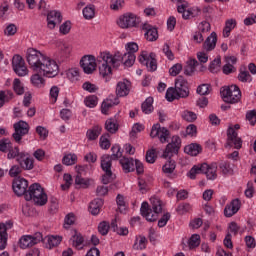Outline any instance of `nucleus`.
<instances>
[{
	"label": "nucleus",
	"instance_id": "37998d69",
	"mask_svg": "<svg viewBox=\"0 0 256 256\" xmlns=\"http://www.w3.org/2000/svg\"><path fill=\"white\" fill-rule=\"evenodd\" d=\"M13 90L16 95H23V93H25V87H23V84L19 78L14 79Z\"/></svg>",
	"mask_w": 256,
	"mask_h": 256
},
{
	"label": "nucleus",
	"instance_id": "e2e57ef3",
	"mask_svg": "<svg viewBox=\"0 0 256 256\" xmlns=\"http://www.w3.org/2000/svg\"><path fill=\"white\" fill-rule=\"evenodd\" d=\"M198 95H209L211 93V85L202 84L197 88Z\"/></svg>",
	"mask_w": 256,
	"mask_h": 256
},
{
	"label": "nucleus",
	"instance_id": "2eb2a0df",
	"mask_svg": "<svg viewBox=\"0 0 256 256\" xmlns=\"http://www.w3.org/2000/svg\"><path fill=\"white\" fill-rule=\"evenodd\" d=\"M71 51H73V47H71V45L62 44L55 53V59L59 61V63H63L64 61H67L68 57H71Z\"/></svg>",
	"mask_w": 256,
	"mask_h": 256
},
{
	"label": "nucleus",
	"instance_id": "0e129e2a",
	"mask_svg": "<svg viewBox=\"0 0 256 256\" xmlns=\"http://www.w3.org/2000/svg\"><path fill=\"white\" fill-rule=\"evenodd\" d=\"M71 225H75V214L69 213L64 220V228L69 229Z\"/></svg>",
	"mask_w": 256,
	"mask_h": 256
},
{
	"label": "nucleus",
	"instance_id": "7c9ffc66",
	"mask_svg": "<svg viewBox=\"0 0 256 256\" xmlns=\"http://www.w3.org/2000/svg\"><path fill=\"white\" fill-rule=\"evenodd\" d=\"M237 27V20L236 19H228L225 22V27L223 29V37H229L231 35V31Z\"/></svg>",
	"mask_w": 256,
	"mask_h": 256
},
{
	"label": "nucleus",
	"instance_id": "49530a36",
	"mask_svg": "<svg viewBox=\"0 0 256 256\" xmlns=\"http://www.w3.org/2000/svg\"><path fill=\"white\" fill-rule=\"evenodd\" d=\"M238 81H241V83H251L253 81V77H251L249 71H240L238 74Z\"/></svg>",
	"mask_w": 256,
	"mask_h": 256
},
{
	"label": "nucleus",
	"instance_id": "c85d7f7f",
	"mask_svg": "<svg viewBox=\"0 0 256 256\" xmlns=\"http://www.w3.org/2000/svg\"><path fill=\"white\" fill-rule=\"evenodd\" d=\"M199 65V61L197 59H190L187 61V65L184 68V74L191 76L195 73V68Z\"/></svg>",
	"mask_w": 256,
	"mask_h": 256
},
{
	"label": "nucleus",
	"instance_id": "412c9836",
	"mask_svg": "<svg viewBox=\"0 0 256 256\" xmlns=\"http://www.w3.org/2000/svg\"><path fill=\"white\" fill-rule=\"evenodd\" d=\"M111 151H112V155L104 154L101 157V163H103V161L108 159V163L113 165L112 161H117V159H119L120 157H123V152H121V147L119 145L112 146Z\"/></svg>",
	"mask_w": 256,
	"mask_h": 256
},
{
	"label": "nucleus",
	"instance_id": "a19ab883",
	"mask_svg": "<svg viewBox=\"0 0 256 256\" xmlns=\"http://www.w3.org/2000/svg\"><path fill=\"white\" fill-rule=\"evenodd\" d=\"M210 73H219L221 71V57L215 58L209 65Z\"/></svg>",
	"mask_w": 256,
	"mask_h": 256
},
{
	"label": "nucleus",
	"instance_id": "f3484780",
	"mask_svg": "<svg viewBox=\"0 0 256 256\" xmlns=\"http://www.w3.org/2000/svg\"><path fill=\"white\" fill-rule=\"evenodd\" d=\"M111 163H109L108 158L101 162V169L104 171V175L102 176V183L104 185H109L110 182L113 181V171H111Z\"/></svg>",
	"mask_w": 256,
	"mask_h": 256
},
{
	"label": "nucleus",
	"instance_id": "6e6552de",
	"mask_svg": "<svg viewBox=\"0 0 256 256\" xmlns=\"http://www.w3.org/2000/svg\"><path fill=\"white\" fill-rule=\"evenodd\" d=\"M117 23L121 27V29H130L131 27H137V23H139V18H137V15L133 13H125L124 15L119 17Z\"/></svg>",
	"mask_w": 256,
	"mask_h": 256
},
{
	"label": "nucleus",
	"instance_id": "20e7f679",
	"mask_svg": "<svg viewBox=\"0 0 256 256\" xmlns=\"http://www.w3.org/2000/svg\"><path fill=\"white\" fill-rule=\"evenodd\" d=\"M26 201H34L35 205H39L43 207V205H47V194L41 184L34 183L29 186L27 193L25 194Z\"/></svg>",
	"mask_w": 256,
	"mask_h": 256
},
{
	"label": "nucleus",
	"instance_id": "a878e982",
	"mask_svg": "<svg viewBox=\"0 0 256 256\" xmlns=\"http://www.w3.org/2000/svg\"><path fill=\"white\" fill-rule=\"evenodd\" d=\"M143 29H145V38L147 41H157L159 39V33L156 28H152L149 25H144Z\"/></svg>",
	"mask_w": 256,
	"mask_h": 256
},
{
	"label": "nucleus",
	"instance_id": "dca6fc26",
	"mask_svg": "<svg viewBox=\"0 0 256 256\" xmlns=\"http://www.w3.org/2000/svg\"><path fill=\"white\" fill-rule=\"evenodd\" d=\"M61 21H63V16L61 12L56 10H51L47 14V25L48 29H55V26L60 25Z\"/></svg>",
	"mask_w": 256,
	"mask_h": 256
},
{
	"label": "nucleus",
	"instance_id": "bb28decb",
	"mask_svg": "<svg viewBox=\"0 0 256 256\" xmlns=\"http://www.w3.org/2000/svg\"><path fill=\"white\" fill-rule=\"evenodd\" d=\"M15 95L10 90H0V109L5 105V103H9L11 99H13Z\"/></svg>",
	"mask_w": 256,
	"mask_h": 256
},
{
	"label": "nucleus",
	"instance_id": "052dcab7",
	"mask_svg": "<svg viewBox=\"0 0 256 256\" xmlns=\"http://www.w3.org/2000/svg\"><path fill=\"white\" fill-rule=\"evenodd\" d=\"M178 215H185V213H189L191 211V204L182 203L176 209Z\"/></svg>",
	"mask_w": 256,
	"mask_h": 256
},
{
	"label": "nucleus",
	"instance_id": "4be33fe9",
	"mask_svg": "<svg viewBox=\"0 0 256 256\" xmlns=\"http://www.w3.org/2000/svg\"><path fill=\"white\" fill-rule=\"evenodd\" d=\"M141 215L145 217L146 221H157V217L153 214V210L149 207V203L143 202L140 208Z\"/></svg>",
	"mask_w": 256,
	"mask_h": 256
},
{
	"label": "nucleus",
	"instance_id": "5fc2aeb1",
	"mask_svg": "<svg viewBox=\"0 0 256 256\" xmlns=\"http://www.w3.org/2000/svg\"><path fill=\"white\" fill-rule=\"evenodd\" d=\"M223 175H233V168L229 162H221L219 165Z\"/></svg>",
	"mask_w": 256,
	"mask_h": 256
},
{
	"label": "nucleus",
	"instance_id": "393cba45",
	"mask_svg": "<svg viewBox=\"0 0 256 256\" xmlns=\"http://www.w3.org/2000/svg\"><path fill=\"white\" fill-rule=\"evenodd\" d=\"M102 207H103V199L96 198L90 203L89 211L91 215H99Z\"/></svg>",
	"mask_w": 256,
	"mask_h": 256
},
{
	"label": "nucleus",
	"instance_id": "338daca9",
	"mask_svg": "<svg viewBox=\"0 0 256 256\" xmlns=\"http://www.w3.org/2000/svg\"><path fill=\"white\" fill-rule=\"evenodd\" d=\"M22 171H23V168L21 166L13 165L9 170V175L10 177H19Z\"/></svg>",
	"mask_w": 256,
	"mask_h": 256
},
{
	"label": "nucleus",
	"instance_id": "8fccbe9b",
	"mask_svg": "<svg viewBox=\"0 0 256 256\" xmlns=\"http://www.w3.org/2000/svg\"><path fill=\"white\" fill-rule=\"evenodd\" d=\"M13 146V143H11V140L4 138L0 140V151L2 153H7L9 149Z\"/></svg>",
	"mask_w": 256,
	"mask_h": 256
},
{
	"label": "nucleus",
	"instance_id": "79ce46f5",
	"mask_svg": "<svg viewBox=\"0 0 256 256\" xmlns=\"http://www.w3.org/2000/svg\"><path fill=\"white\" fill-rule=\"evenodd\" d=\"M117 105L116 102L113 101L111 98H107L102 102L101 111L104 115H107V111L111 109V107H115Z\"/></svg>",
	"mask_w": 256,
	"mask_h": 256
},
{
	"label": "nucleus",
	"instance_id": "13d9d810",
	"mask_svg": "<svg viewBox=\"0 0 256 256\" xmlns=\"http://www.w3.org/2000/svg\"><path fill=\"white\" fill-rule=\"evenodd\" d=\"M83 15L86 19H93L95 17V6H86L83 9Z\"/></svg>",
	"mask_w": 256,
	"mask_h": 256
},
{
	"label": "nucleus",
	"instance_id": "864d4df0",
	"mask_svg": "<svg viewBox=\"0 0 256 256\" xmlns=\"http://www.w3.org/2000/svg\"><path fill=\"white\" fill-rule=\"evenodd\" d=\"M100 147L101 149H109L111 147V141H109V133H106L100 137Z\"/></svg>",
	"mask_w": 256,
	"mask_h": 256
},
{
	"label": "nucleus",
	"instance_id": "ddd939ff",
	"mask_svg": "<svg viewBox=\"0 0 256 256\" xmlns=\"http://www.w3.org/2000/svg\"><path fill=\"white\" fill-rule=\"evenodd\" d=\"M227 142L225 144V147H233L235 149H241L243 146V141H241V138L237 136V133L235 131V128H229L227 131Z\"/></svg>",
	"mask_w": 256,
	"mask_h": 256
},
{
	"label": "nucleus",
	"instance_id": "c756f323",
	"mask_svg": "<svg viewBox=\"0 0 256 256\" xmlns=\"http://www.w3.org/2000/svg\"><path fill=\"white\" fill-rule=\"evenodd\" d=\"M105 129L108 133L112 135L119 131V124H117V120L110 118L105 122Z\"/></svg>",
	"mask_w": 256,
	"mask_h": 256
},
{
	"label": "nucleus",
	"instance_id": "774afa93",
	"mask_svg": "<svg viewBox=\"0 0 256 256\" xmlns=\"http://www.w3.org/2000/svg\"><path fill=\"white\" fill-rule=\"evenodd\" d=\"M109 229L110 225L108 224V222L103 221L98 225V231L100 235H107V233H109Z\"/></svg>",
	"mask_w": 256,
	"mask_h": 256
},
{
	"label": "nucleus",
	"instance_id": "1a4fd4ad",
	"mask_svg": "<svg viewBox=\"0 0 256 256\" xmlns=\"http://www.w3.org/2000/svg\"><path fill=\"white\" fill-rule=\"evenodd\" d=\"M171 133L165 127H161V124L157 123L152 126L150 137H158L159 141L162 143H167L169 141Z\"/></svg>",
	"mask_w": 256,
	"mask_h": 256
},
{
	"label": "nucleus",
	"instance_id": "c9c22d12",
	"mask_svg": "<svg viewBox=\"0 0 256 256\" xmlns=\"http://www.w3.org/2000/svg\"><path fill=\"white\" fill-rule=\"evenodd\" d=\"M61 241H63L61 236H48L46 247L47 249H53V247H57Z\"/></svg>",
	"mask_w": 256,
	"mask_h": 256
},
{
	"label": "nucleus",
	"instance_id": "a211bd4d",
	"mask_svg": "<svg viewBox=\"0 0 256 256\" xmlns=\"http://www.w3.org/2000/svg\"><path fill=\"white\" fill-rule=\"evenodd\" d=\"M131 91V82L127 79L119 81L116 85L117 97H127Z\"/></svg>",
	"mask_w": 256,
	"mask_h": 256
},
{
	"label": "nucleus",
	"instance_id": "de8ad7c7",
	"mask_svg": "<svg viewBox=\"0 0 256 256\" xmlns=\"http://www.w3.org/2000/svg\"><path fill=\"white\" fill-rule=\"evenodd\" d=\"M24 64H25V60L23 59V57H21V55L16 54L13 56L12 58L13 71H15V69L21 67Z\"/></svg>",
	"mask_w": 256,
	"mask_h": 256
},
{
	"label": "nucleus",
	"instance_id": "2f4dec72",
	"mask_svg": "<svg viewBox=\"0 0 256 256\" xmlns=\"http://www.w3.org/2000/svg\"><path fill=\"white\" fill-rule=\"evenodd\" d=\"M103 128L100 126H94L92 129H89L86 133V137L89 141H95L100 135Z\"/></svg>",
	"mask_w": 256,
	"mask_h": 256
},
{
	"label": "nucleus",
	"instance_id": "f704fd0d",
	"mask_svg": "<svg viewBox=\"0 0 256 256\" xmlns=\"http://www.w3.org/2000/svg\"><path fill=\"white\" fill-rule=\"evenodd\" d=\"M71 241L73 247H76V249H81V245H83L85 239L81 233L77 232V230H74V235H72Z\"/></svg>",
	"mask_w": 256,
	"mask_h": 256
},
{
	"label": "nucleus",
	"instance_id": "7ed1b4c3",
	"mask_svg": "<svg viewBox=\"0 0 256 256\" xmlns=\"http://www.w3.org/2000/svg\"><path fill=\"white\" fill-rule=\"evenodd\" d=\"M179 149H181V138L179 136H173L171 143H168L162 157L163 159H169L162 167L163 173L166 175H172L175 171L177 164L175 160L171 159L173 155H177L179 153Z\"/></svg>",
	"mask_w": 256,
	"mask_h": 256
},
{
	"label": "nucleus",
	"instance_id": "aec40b11",
	"mask_svg": "<svg viewBox=\"0 0 256 256\" xmlns=\"http://www.w3.org/2000/svg\"><path fill=\"white\" fill-rule=\"evenodd\" d=\"M241 209V201L234 199L231 203L227 204L224 208L225 217H233Z\"/></svg>",
	"mask_w": 256,
	"mask_h": 256
},
{
	"label": "nucleus",
	"instance_id": "72a5a7b5",
	"mask_svg": "<svg viewBox=\"0 0 256 256\" xmlns=\"http://www.w3.org/2000/svg\"><path fill=\"white\" fill-rule=\"evenodd\" d=\"M202 151L201 145L199 144H190L184 148V152L187 155H191L192 157H197V155Z\"/></svg>",
	"mask_w": 256,
	"mask_h": 256
},
{
	"label": "nucleus",
	"instance_id": "4468645a",
	"mask_svg": "<svg viewBox=\"0 0 256 256\" xmlns=\"http://www.w3.org/2000/svg\"><path fill=\"white\" fill-rule=\"evenodd\" d=\"M178 94H180V97L182 99H187L189 97V85L187 83V80L183 78V76H178L175 80V87Z\"/></svg>",
	"mask_w": 256,
	"mask_h": 256
},
{
	"label": "nucleus",
	"instance_id": "9d476101",
	"mask_svg": "<svg viewBox=\"0 0 256 256\" xmlns=\"http://www.w3.org/2000/svg\"><path fill=\"white\" fill-rule=\"evenodd\" d=\"M80 67L83 69L84 73L91 75L97 69V60L93 55L83 56L80 60Z\"/></svg>",
	"mask_w": 256,
	"mask_h": 256
},
{
	"label": "nucleus",
	"instance_id": "3c124183",
	"mask_svg": "<svg viewBox=\"0 0 256 256\" xmlns=\"http://www.w3.org/2000/svg\"><path fill=\"white\" fill-rule=\"evenodd\" d=\"M182 119H184V121H187L188 123H193V121H197V114L186 110L182 113Z\"/></svg>",
	"mask_w": 256,
	"mask_h": 256
},
{
	"label": "nucleus",
	"instance_id": "a18cd8bd",
	"mask_svg": "<svg viewBox=\"0 0 256 256\" xmlns=\"http://www.w3.org/2000/svg\"><path fill=\"white\" fill-rule=\"evenodd\" d=\"M116 203L120 213H125L127 211V204L125 203V197L121 194H118L116 197Z\"/></svg>",
	"mask_w": 256,
	"mask_h": 256
},
{
	"label": "nucleus",
	"instance_id": "c03bdc74",
	"mask_svg": "<svg viewBox=\"0 0 256 256\" xmlns=\"http://www.w3.org/2000/svg\"><path fill=\"white\" fill-rule=\"evenodd\" d=\"M151 205H152V210L156 215H159L163 211V206L161 205V200L158 198H151Z\"/></svg>",
	"mask_w": 256,
	"mask_h": 256
},
{
	"label": "nucleus",
	"instance_id": "603ef678",
	"mask_svg": "<svg viewBox=\"0 0 256 256\" xmlns=\"http://www.w3.org/2000/svg\"><path fill=\"white\" fill-rule=\"evenodd\" d=\"M201 244V236L198 234H193L189 239V247L190 249H195V247H199Z\"/></svg>",
	"mask_w": 256,
	"mask_h": 256
},
{
	"label": "nucleus",
	"instance_id": "f257e3e1",
	"mask_svg": "<svg viewBox=\"0 0 256 256\" xmlns=\"http://www.w3.org/2000/svg\"><path fill=\"white\" fill-rule=\"evenodd\" d=\"M26 61L32 71L40 73L44 77H57L59 75V65H57V62L35 48L27 50Z\"/></svg>",
	"mask_w": 256,
	"mask_h": 256
},
{
	"label": "nucleus",
	"instance_id": "58836bf2",
	"mask_svg": "<svg viewBox=\"0 0 256 256\" xmlns=\"http://www.w3.org/2000/svg\"><path fill=\"white\" fill-rule=\"evenodd\" d=\"M166 99L169 102L175 101V99H182L176 88L170 87L166 91Z\"/></svg>",
	"mask_w": 256,
	"mask_h": 256
},
{
	"label": "nucleus",
	"instance_id": "f8f14e48",
	"mask_svg": "<svg viewBox=\"0 0 256 256\" xmlns=\"http://www.w3.org/2000/svg\"><path fill=\"white\" fill-rule=\"evenodd\" d=\"M157 55L155 53H150L149 56L147 54H141L139 56V61L142 63V65H146L148 71H157Z\"/></svg>",
	"mask_w": 256,
	"mask_h": 256
},
{
	"label": "nucleus",
	"instance_id": "6e6d98bb",
	"mask_svg": "<svg viewBox=\"0 0 256 256\" xmlns=\"http://www.w3.org/2000/svg\"><path fill=\"white\" fill-rule=\"evenodd\" d=\"M125 49L129 55H135L139 51V45L135 42H129L125 45Z\"/></svg>",
	"mask_w": 256,
	"mask_h": 256
},
{
	"label": "nucleus",
	"instance_id": "680f3d73",
	"mask_svg": "<svg viewBox=\"0 0 256 256\" xmlns=\"http://www.w3.org/2000/svg\"><path fill=\"white\" fill-rule=\"evenodd\" d=\"M82 89H84V91H88V93H95L99 91V87L91 82H84Z\"/></svg>",
	"mask_w": 256,
	"mask_h": 256
},
{
	"label": "nucleus",
	"instance_id": "6ab92c4d",
	"mask_svg": "<svg viewBox=\"0 0 256 256\" xmlns=\"http://www.w3.org/2000/svg\"><path fill=\"white\" fill-rule=\"evenodd\" d=\"M201 173H204L206 175L207 179L210 181H213L217 179V165L216 164H207L203 163L200 165Z\"/></svg>",
	"mask_w": 256,
	"mask_h": 256
},
{
	"label": "nucleus",
	"instance_id": "09e8293b",
	"mask_svg": "<svg viewBox=\"0 0 256 256\" xmlns=\"http://www.w3.org/2000/svg\"><path fill=\"white\" fill-rule=\"evenodd\" d=\"M62 163L63 165H75V163H77V155L75 154H68L65 155L62 159Z\"/></svg>",
	"mask_w": 256,
	"mask_h": 256
},
{
	"label": "nucleus",
	"instance_id": "e433bc0d",
	"mask_svg": "<svg viewBox=\"0 0 256 256\" xmlns=\"http://www.w3.org/2000/svg\"><path fill=\"white\" fill-rule=\"evenodd\" d=\"M142 112L146 115L153 113V97H148L141 106Z\"/></svg>",
	"mask_w": 256,
	"mask_h": 256
},
{
	"label": "nucleus",
	"instance_id": "423d86ee",
	"mask_svg": "<svg viewBox=\"0 0 256 256\" xmlns=\"http://www.w3.org/2000/svg\"><path fill=\"white\" fill-rule=\"evenodd\" d=\"M41 241H43L41 232H36L34 235H24L19 239V247L20 249H29Z\"/></svg>",
	"mask_w": 256,
	"mask_h": 256
},
{
	"label": "nucleus",
	"instance_id": "f03ea898",
	"mask_svg": "<svg viewBox=\"0 0 256 256\" xmlns=\"http://www.w3.org/2000/svg\"><path fill=\"white\" fill-rule=\"evenodd\" d=\"M119 63H123L121 52H116L114 55L111 52L100 53L98 57L99 75L106 83H109L111 77H113V69L111 67H117Z\"/></svg>",
	"mask_w": 256,
	"mask_h": 256
},
{
	"label": "nucleus",
	"instance_id": "39448f33",
	"mask_svg": "<svg viewBox=\"0 0 256 256\" xmlns=\"http://www.w3.org/2000/svg\"><path fill=\"white\" fill-rule=\"evenodd\" d=\"M220 93L225 103L234 104L241 101V89H239L237 85L223 87Z\"/></svg>",
	"mask_w": 256,
	"mask_h": 256
},
{
	"label": "nucleus",
	"instance_id": "cd10ccee",
	"mask_svg": "<svg viewBox=\"0 0 256 256\" xmlns=\"http://www.w3.org/2000/svg\"><path fill=\"white\" fill-rule=\"evenodd\" d=\"M133 249L136 251H143V249H147V238L143 235L137 236Z\"/></svg>",
	"mask_w": 256,
	"mask_h": 256
},
{
	"label": "nucleus",
	"instance_id": "9b49d317",
	"mask_svg": "<svg viewBox=\"0 0 256 256\" xmlns=\"http://www.w3.org/2000/svg\"><path fill=\"white\" fill-rule=\"evenodd\" d=\"M29 187V182L25 178L18 177L13 181L12 189L18 197L27 195V188Z\"/></svg>",
	"mask_w": 256,
	"mask_h": 256
},
{
	"label": "nucleus",
	"instance_id": "473e14b6",
	"mask_svg": "<svg viewBox=\"0 0 256 256\" xmlns=\"http://www.w3.org/2000/svg\"><path fill=\"white\" fill-rule=\"evenodd\" d=\"M187 9H189V2L187 1H184L182 4H178L177 6L178 13H181L182 18L186 20L191 17V12Z\"/></svg>",
	"mask_w": 256,
	"mask_h": 256
},
{
	"label": "nucleus",
	"instance_id": "5701e85b",
	"mask_svg": "<svg viewBox=\"0 0 256 256\" xmlns=\"http://www.w3.org/2000/svg\"><path fill=\"white\" fill-rule=\"evenodd\" d=\"M217 47V33L212 32L203 43L204 51H213Z\"/></svg>",
	"mask_w": 256,
	"mask_h": 256
},
{
	"label": "nucleus",
	"instance_id": "4d7b16f0",
	"mask_svg": "<svg viewBox=\"0 0 256 256\" xmlns=\"http://www.w3.org/2000/svg\"><path fill=\"white\" fill-rule=\"evenodd\" d=\"M97 101L98 98L95 95L88 96L85 98L84 103L86 107H90V109H93V107H97Z\"/></svg>",
	"mask_w": 256,
	"mask_h": 256
},
{
	"label": "nucleus",
	"instance_id": "4c0bfd02",
	"mask_svg": "<svg viewBox=\"0 0 256 256\" xmlns=\"http://www.w3.org/2000/svg\"><path fill=\"white\" fill-rule=\"evenodd\" d=\"M31 83L34 87L41 88L45 85V79L41 77V73L36 72L31 76Z\"/></svg>",
	"mask_w": 256,
	"mask_h": 256
},
{
	"label": "nucleus",
	"instance_id": "b1692460",
	"mask_svg": "<svg viewBox=\"0 0 256 256\" xmlns=\"http://www.w3.org/2000/svg\"><path fill=\"white\" fill-rule=\"evenodd\" d=\"M120 165L125 173L135 171V160L133 158L123 157L120 159Z\"/></svg>",
	"mask_w": 256,
	"mask_h": 256
},
{
	"label": "nucleus",
	"instance_id": "69168bd1",
	"mask_svg": "<svg viewBox=\"0 0 256 256\" xmlns=\"http://www.w3.org/2000/svg\"><path fill=\"white\" fill-rule=\"evenodd\" d=\"M21 153L17 146H10L8 150L7 159H17V156Z\"/></svg>",
	"mask_w": 256,
	"mask_h": 256
},
{
	"label": "nucleus",
	"instance_id": "bf43d9fd",
	"mask_svg": "<svg viewBox=\"0 0 256 256\" xmlns=\"http://www.w3.org/2000/svg\"><path fill=\"white\" fill-rule=\"evenodd\" d=\"M145 126L140 123H136L133 125L132 130L130 132V137L134 138L137 137V133H141V131H144Z\"/></svg>",
	"mask_w": 256,
	"mask_h": 256
},
{
	"label": "nucleus",
	"instance_id": "ea45409f",
	"mask_svg": "<svg viewBox=\"0 0 256 256\" xmlns=\"http://www.w3.org/2000/svg\"><path fill=\"white\" fill-rule=\"evenodd\" d=\"M135 59V54L125 53L122 56V63L123 65H125V67H133V65L135 64Z\"/></svg>",
	"mask_w": 256,
	"mask_h": 256
},
{
	"label": "nucleus",
	"instance_id": "0eeeda50",
	"mask_svg": "<svg viewBox=\"0 0 256 256\" xmlns=\"http://www.w3.org/2000/svg\"><path fill=\"white\" fill-rule=\"evenodd\" d=\"M13 127L14 133L12 134V137L16 143H21V139H23L25 135H29V129H31L29 123L23 120L16 122Z\"/></svg>",
	"mask_w": 256,
	"mask_h": 256
}]
</instances>
